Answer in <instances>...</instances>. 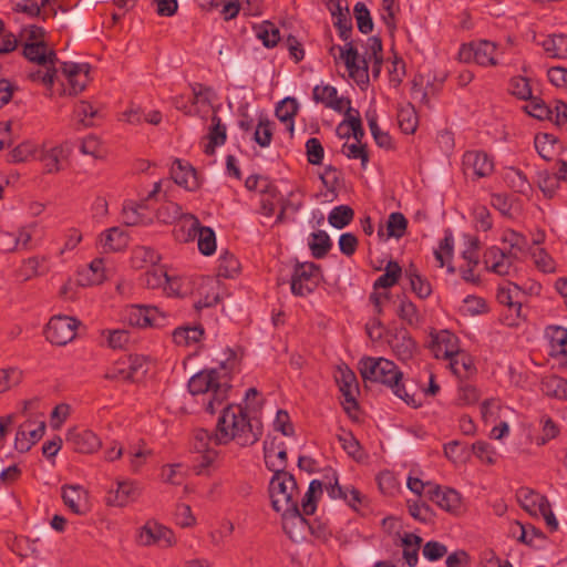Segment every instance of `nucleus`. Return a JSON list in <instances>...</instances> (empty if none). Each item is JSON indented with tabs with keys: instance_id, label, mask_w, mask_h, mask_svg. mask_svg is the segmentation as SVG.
<instances>
[{
	"instance_id": "obj_1",
	"label": "nucleus",
	"mask_w": 567,
	"mask_h": 567,
	"mask_svg": "<svg viewBox=\"0 0 567 567\" xmlns=\"http://www.w3.org/2000/svg\"><path fill=\"white\" fill-rule=\"evenodd\" d=\"M234 368L235 359H227L219 368L203 370L189 379L188 390L192 395L200 398L206 412L214 414L221 408L214 433L216 445L234 441L240 446H249L260 439L261 430L251 423L240 404L227 403Z\"/></svg>"
},
{
	"instance_id": "obj_2",
	"label": "nucleus",
	"mask_w": 567,
	"mask_h": 567,
	"mask_svg": "<svg viewBox=\"0 0 567 567\" xmlns=\"http://www.w3.org/2000/svg\"><path fill=\"white\" fill-rule=\"evenodd\" d=\"M24 42L23 55L38 69L30 71L28 78L33 82H40L51 89L58 78V72L65 78L68 87H63L62 95H76L89 83L90 66L86 63L61 62L52 48L45 42V31L41 27L29 25L21 31Z\"/></svg>"
},
{
	"instance_id": "obj_3",
	"label": "nucleus",
	"mask_w": 567,
	"mask_h": 567,
	"mask_svg": "<svg viewBox=\"0 0 567 567\" xmlns=\"http://www.w3.org/2000/svg\"><path fill=\"white\" fill-rule=\"evenodd\" d=\"M360 373L365 381L378 382L392 390L394 395L404 401L408 405L417 408L421 405L414 394H410L401 382L403 373L394 362L384 358H364L359 363Z\"/></svg>"
},
{
	"instance_id": "obj_4",
	"label": "nucleus",
	"mask_w": 567,
	"mask_h": 567,
	"mask_svg": "<svg viewBox=\"0 0 567 567\" xmlns=\"http://www.w3.org/2000/svg\"><path fill=\"white\" fill-rule=\"evenodd\" d=\"M269 493L272 507L276 512H287L298 505V487L290 473L274 474Z\"/></svg>"
},
{
	"instance_id": "obj_5",
	"label": "nucleus",
	"mask_w": 567,
	"mask_h": 567,
	"mask_svg": "<svg viewBox=\"0 0 567 567\" xmlns=\"http://www.w3.org/2000/svg\"><path fill=\"white\" fill-rule=\"evenodd\" d=\"M496 53L497 48L495 43L481 40L478 42L463 44L458 52V59L465 63L475 62L482 66H495L498 63Z\"/></svg>"
},
{
	"instance_id": "obj_6",
	"label": "nucleus",
	"mask_w": 567,
	"mask_h": 567,
	"mask_svg": "<svg viewBox=\"0 0 567 567\" xmlns=\"http://www.w3.org/2000/svg\"><path fill=\"white\" fill-rule=\"evenodd\" d=\"M79 321L69 316H53L45 328V338L49 342L56 346H65L76 336Z\"/></svg>"
},
{
	"instance_id": "obj_7",
	"label": "nucleus",
	"mask_w": 567,
	"mask_h": 567,
	"mask_svg": "<svg viewBox=\"0 0 567 567\" xmlns=\"http://www.w3.org/2000/svg\"><path fill=\"white\" fill-rule=\"evenodd\" d=\"M320 280V268L313 262L298 264L291 278V292L305 297L311 293Z\"/></svg>"
},
{
	"instance_id": "obj_8",
	"label": "nucleus",
	"mask_w": 567,
	"mask_h": 567,
	"mask_svg": "<svg viewBox=\"0 0 567 567\" xmlns=\"http://www.w3.org/2000/svg\"><path fill=\"white\" fill-rule=\"evenodd\" d=\"M136 542L141 546H158L169 548L176 544V538L172 529L156 523L147 522L137 533Z\"/></svg>"
},
{
	"instance_id": "obj_9",
	"label": "nucleus",
	"mask_w": 567,
	"mask_h": 567,
	"mask_svg": "<svg viewBox=\"0 0 567 567\" xmlns=\"http://www.w3.org/2000/svg\"><path fill=\"white\" fill-rule=\"evenodd\" d=\"M340 60L343 61L350 78L358 84H365L369 81V62L367 58H360L358 50L352 42L338 48Z\"/></svg>"
},
{
	"instance_id": "obj_10",
	"label": "nucleus",
	"mask_w": 567,
	"mask_h": 567,
	"mask_svg": "<svg viewBox=\"0 0 567 567\" xmlns=\"http://www.w3.org/2000/svg\"><path fill=\"white\" fill-rule=\"evenodd\" d=\"M124 318L130 326L146 328L163 326L166 317L155 306L132 305L125 309Z\"/></svg>"
},
{
	"instance_id": "obj_11",
	"label": "nucleus",
	"mask_w": 567,
	"mask_h": 567,
	"mask_svg": "<svg viewBox=\"0 0 567 567\" xmlns=\"http://www.w3.org/2000/svg\"><path fill=\"white\" fill-rule=\"evenodd\" d=\"M336 382L342 393L344 401L342 402L344 411L349 416L354 417L352 414L357 410L355 396L359 393V385L357 377L348 367H338L334 373Z\"/></svg>"
},
{
	"instance_id": "obj_12",
	"label": "nucleus",
	"mask_w": 567,
	"mask_h": 567,
	"mask_svg": "<svg viewBox=\"0 0 567 567\" xmlns=\"http://www.w3.org/2000/svg\"><path fill=\"white\" fill-rule=\"evenodd\" d=\"M45 422L28 420L22 423L16 433L14 449L18 452H28L44 434Z\"/></svg>"
},
{
	"instance_id": "obj_13",
	"label": "nucleus",
	"mask_w": 567,
	"mask_h": 567,
	"mask_svg": "<svg viewBox=\"0 0 567 567\" xmlns=\"http://www.w3.org/2000/svg\"><path fill=\"white\" fill-rule=\"evenodd\" d=\"M142 493L137 482L132 480H118L116 488L107 492L106 503L112 506L124 507L132 502L137 501Z\"/></svg>"
},
{
	"instance_id": "obj_14",
	"label": "nucleus",
	"mask_w": 567,
	"mask_h": 567,
	"mask_svg": "<svg viewBox=\"0 0 567 567\" xmlns=\"http://www.w3.org/2000/svg\"><path fill=\"white\" fill-rule=\"evenodd\" d=\"M68 154L63 145L41 144L38 161L42 163L44 174H58L63 171Z\"/></svg>"
},
{
	"instance_id": "obj_15",
	"label": "nucleus",
	"mask_w": 567,
	"mask_h": 567,
	"mask_svg": "<svg viewBox=\"0 0 567 567\" xmlns=\"http://www.w3.org/2000/svg\"><path fill=\"white\" fill-rule=\"evenodd\" d=\"M147 372V363L145 358L140 355L130 357L128 363L124 367V363L117 364L112 371L105 374L109 380H125V381H137L145 375Z\"/></svg>"
},
{
	"instance_id": "obj_16",
	"label": "nucleus",
	"mask_w": 567,
	"mask_h": 567,
	"mask_svg": "<svg viewBox=\"0 0 567 567\" xmlns=\"http://www.w3.org/2000/svg\"><path fill=\"white\" fill-rule=\"evenodd\" d=\"M463 168L465 175L481 178L493 172L494 164L486 153L468 151L463 155Z\"/></svg>"
},
{
	"instance_id": "obj_17",
	"label": "nucleus",
	"mask_w": 567,
	"mask_h": 567,
	"mask_svg": "<svg viewBox=\"0 0 567 567\" xmlns=\"http://www.w3.org/2000/svg\"><path fill=\"white\" fill-rule=\"evenodd\" d=\"M189 221L188 236L198 237V249L203 255L209 256L216 250V237L212 228L200 226L198 218L193 214L185 216Z\"/></svg>"
},
{
	"instance_id": "obj_18",
	"label": "nucleus",
	"mask_w": 567,
	"mask_h": 567,
	"mask_svg": "<svg viewBox=\"0 0 567 567\" xmlns=\"http://www.w3.org/2000/svg\"><path fill=\"white\" fill-rule=\"evenodd\" d=\"M282 513V528L288 537L293 542L305 538L307 530L310 528L307 519L302 516L299 506H293Z\"/></svg>"
},
{
	"instance_id": "obj_19",
	"label": "nucleus",
	"mask_w": 567,
	"mask_h": 567,
	"mask_svg": "<svg viewBox=\"0 0 567 567\" xmlns=\"http://www.w3.org/2000/svg\"><path fill=\"white\" fill-rule=\"evenodd\" d=\"M66 442L79 453H93L101 446V441L95 433L79 427L68 431Z\"/></svg>"
},
{
	"instance_id": "obj_20",
	"label": "nucleus",
	"mask_w": 567,
	"mask_h": 567,
	"mask_svg": "<svg viewBox=\"0 0 567 567\" xmlns=\"http://www.w3.org/2000/svg\"><path fill=\"white\" fill-rule=\"evenodd\" d=\"M431 350L435 358L450 359L460 351L457 337L449 330L432 336Z\"/></svg>"
},
{
	"instance_id": "obj_21",
	"label": "nucleus",
	"mask_w": 567,
	"mask_h": 567,
	"mask_svg": "<svg viewBox=\"0 0 567 567\" xmlns=\"http://www.w3.org/2000/svg\"><path fill=\"white\" fill-rule=\"evenodd\" d=\"M215 443L214 434H210L204 429L196 430L193 437V449L197 453H202V463L197 473L202 472V468L209 466L217 457V452L210 447V444Z\"/></svg>"
},
{
	"instance_id": "obj_22",
	"label": "nucleus",
	"mask_w": 567,
	"mask_h": 567,
	"mask_svg": "<svg viewBox=\"0 0 567 567\" xmlns=\"http://www.w3.org/2000/svg\"><path fill=\"white\" fill-rule=\"evenodd\" d=\"M171 177L179 186L187 190H196L199 187V181L196 171L188 164L176 159L171 167Z\"/></svg>"
},
{
	"instance_id": "obj_23",
	"label": "nucleus",
	"mask_w": 567,
	"mask_h": 567,
	"mask_svg": "<svg viewBox=\"0 0 567 567\" xmlns=\"http://www.w3.org/2000/svg\"><path fill=\"white\" fill-rule=\"evenodd\" d=\"M312 99L316 103H321L338 112H341L346 104H350V101L338 97L337 89L329 84L316 85L312 90Z\"/></svg>"
},
{
	"instance_id": "obj_24",
	"label": "nucleus",
	"mask_w": 567,
	"mask_h": 567,
	"mask_svg": "<svg viewBox=\"0 0 567 567\" xmlns=\"http://www.w3.org/2000/svg\"><path fill=\"white\" fill-rule=\"evenodd\" d=\"M516 496L520 506L533 516H538L549 504L544 495L527 487L519 488Z\"/></svg>"
},
{
	"instance_id": "obj_25",
	"label": "nucleus",
	"mask_w": 567,
	"mask_h": 567,
	"mask_svg": "<svg viewBox=\"0 0 567 567\" xmlns=\"http://www.w3.org/2000/svg\"><path fill=\"white\" fill-rule=\"evenodd\" d=\"M87 497V492L81 485H64L62 487L63 502L75 514L85 513Z\"/></svg>"
},
{
	"instance_id": "obj_26",
	"label": "nucleus",
	"mask_w": 567,
	"mask_h": 567,
	"mask_svg": "<svg viewBox=\"0 0 567 567\" xmlns=\"http://www.w3.org/2000/svg\"><path fill=\"white\" fill-rule=\"evenodd\" d=\"M426 494L432 502L447 512H454L461 505V497L454 489H442L440 486H430Z\"/></svg>"
},
{
	"instance_id": "obj_27",
	"label": "nucleus",
	"mask_w": 567,
	"mask_h": 567,
	"mask_svg": "<svg viewBox=\"0 0 567 567\" xmlns=\"http://www.w3.org/2000/svg\"><path fill=\"white\" fill-rule=\"evenodd\" d=\"M162 189V182H157L154 185V189L148 194L145 200L141 203H127L123 207L124 223L128 226H134L145 220V216L142 210L146 209V202L153 198Z\"/></svg>"
},
{
	"instance_id": "obj_28",
	"label": "nucleus",
	"mask_w": 567,
	"mask_h": 567,
	"mask_svg": "<svg viewBox=\"0 0 567 567\" xmlns=\"http://www.w3.org/2000/svg\"><path fill=\"white\" fill-rule=\"evenodd\" d=\"M389 343L399 360L406 361L412 358L415 343L405 331L396 333Z\"/></svg>"
},
{
	"instance_id": "obj_29",
	"label": "nucleus",
	"mask_w": 567,
	"mask_h": 567,
	"mask_svg": "<svg viewBox=\"0 0 567 567\" xmlns=\"http://www.w3.org/2000/svg\"><path fill=\"white\" fill-rule=\"evenodd\" d=\"M327 491L332 498L344 499L353 509L358 508V504H361V493L353 486H341L338 480L334 478V483L327 486Z\"/></svg>"
},
{
	"instance_id": "obj_30",
	"label": "nucleus",
	"mask_w": 567,
	"mask_h": 567,
	"mask_svg": "<svg viewBox=\"0 0 567 567\" xmlns=\"http://www.w3.org/2000/svg\"><path fill=\"white\" fill-rule=\"evenodd\" d=\"M447 360L451 371L458 378H467L475 371L474 361L465 351L460 350Z\"/></svg>"
},
{
	"instance_id": "obj_31",
	"label": "nucleus",
	"mask_w": 567,
	"mask_h": 567,
	"mask_svg": "<svg viewBox=\"0 0 567 567\" xmlns=\"http://www.w3.org/2000/svg\"><path fill=\"white\" fill-rule=\"evenodd\" d=\"M41 144L31 141H24L17 145L10 153L8 162L24 163L31 159H38Z\"/></svg>"
},
{
	"instance_id": "obj_32",
	"label": "nucleus",
	"mask_w": 567,
	"mask_h": 567,
	"mask_svg": "<svg viewBox=\"0 0 567 567\" xmlns=\"http://www.w3.org/2000/svg\"><path fill=\"white\" fill-rule=\"evenodd\" d=\"M186 215L182 212V207L178 204L165 202L158 208L156 217L161 223L173 224L178 221L185 227L189 225V221L185 218Z\"/></svg>"
},
{
	"instance_id": "obj_33",
	"label": "nucleus",
	"mask_w": 567,
	"mask_h": 567,
	"mask_svg": "<svg viewBox=\"0 0 567 567\" xmlns=\"http://www.w3.org/2000/svg\"><path fill=\"white\" fill-rule=\"evenodd\" d=\"M105 271L104 260L96 258L85 271L80 274V284L82 286L100 285L106 279Z\"/></svg>"
},
{
	"instance_id": "obj_34",
	"label": "nucleus",
	"mask_w": 567,
	"mask_h": 567,
	"mask_svg": "<svg viewBox=\"0 0 567 567\" xmlns=\"http://www.w3.org/2000/svg\"><path fill=\"white\" fill-rule=\"evenodd\" d=\"M542 391L544 394L558 400H567V380L549 375L542 380Z\"/></svg>"
},
{
	"instance_id": "obj_35",
	"label": "nucleus",
	"mask_w": 567,
	"mask_h": 567,
	"mask_svg": "<svg viewBox=\"0 0 567 567\" xmlns=\"http://www.w3.org/2000/svg\"><path fill=\"white\" fill-rule=\"evenodd\" d=\"M542 47L550 58L565 59L567 58V35L551 34L548 35L543 42Z\"/></svg>"
},
{
	"instance_id": "obj_36",
	"label": "nucleus",
	"mask_w": 567,
	"mask_h": 567,
	"mask_svg": "<svg viewBox=\"0 0 567 567\" xmlns=\"http://www.w3.org/2000/svg\"><path fill=\"white\" fill-rule=\"evenodd\" d=\"M209 142L205 145V153L213 155L215 147L223 145L226 141V127L221 124V120L216 114L212 117V127L208 134Z\"/></svg>"
},
{
	"instance_id": "obj_37",
	"label": "nucleus",
	"mask_w": 567,
	"mask_h": 567,
	"mask_svg": "<svg viewBox=\"0 0 567 567\" xmlns=\"http://www.w3.org/2000/svg\"><path fill=\"white\" fill-rule=\"evenodd\" d=\"M265 463L266 466L275 474L287 473L285 471L287 463V452L285 449L277 451L271 444L265 446Z\"/></svg>"
},
{
	"instance_id": "obj_38",
	"label": "nucleus",
	"mask_w": 567,
	"mask_h": 567,
	"mask_svg": "<svg viewBox=\"0 0 567 567\" xmlns=\"http://www.w3.org/2000/svg\"><path fill=\"white\" fill-rule=\"evenodd\" d=\"M422 544V538L414 534H405L401 540L403 547V557L410 567H414L417 564L419 549Z\"/></svg>"
},
{
	"instance_id": "obj_39",
	"label": "nucleus",
	"mask_w": 567,
	"mask_h": 567,
	"mask_svg": "<svg viewBox=\"0 0 567 567\" xmlns=\"http://www.w3.org/2000/svg\"><path fill=\"white\" fill-rule=\"evenodd\" d=\"M100 243L104 250L116 251L125 247L126 236L118 227H113L101 235Z\"/></svg>"
},
{
	"instance_id": "obj_40",
	"label": "nucleus",
	"mask_w": 567,
	"mask_h": 567,
	"mask_svg": "<svg viewBox=\"0 0 567 567\" xmlns=\"http://www.w3.org/2000/svg\"><path fill=\"white\" fill-rule=\"evenodd\" d=\"M262 182L265 183V188L260 189V193H261L260 213L267 217H270L275 213L276 203L278 202L279 192L268 181H262Z\"/></svg>"
},
{
	"instance_id": "obj_41",
	"label": "nucleus",
	"mask_w": 567,
	"mask_h": 567,
	"mask_svg": "<svg viewBox=\"0 0 567 567\" xmlns=\"http://www.w3.org/2000/svg\"><path fill=\"white\" fill-rule=\"evenodd\" d=\"M308 245L312 256L317 259L323 258L332 246L330 237L323 230L312 233Z\"/></svg>"
},
{
	"instance_id": "obj_42",
	"label": "nucleus",
	"mask_w": 567,
	"mask_h": 567,
	"mask_svg": "<svg viewBox=\"0 0 567 567\" xmlns=\"http://www.w3.org/2000/svg\"><path fill=\"white\" fill-rule=\"evenodd\" d=\"M204 334L202 327H183L177 328L173 333L174 342L178 346H188L200 340Z\"/></svg>"
},
{
	"instance_id": "obj_43",
	"label": "nucleus",
	"mask_w": 567,
	"mask_h": 567,
	"mask_svg": "<svg viewBox=\"0 0 567 567\" xmlns=\"http://www.w3.org/2000/svg\"><path fill=\"white\" fill-rule=\"evenodd\" d=\"M402 275V269L396 261L390 260L384 269V274L381 275L374 282V289L378 288H390L394 286Z\"/></svg>"
},
{
	"instance_id": "obj_44",
	"label": "nucleus",
	"mask_w": 567,
	"mask_h": 567,
	"mask_svg": "<svg viewBox=\"0 0 567 567\" xmlns=\"http://www.w3.org/2000/svg\"><path fill=\"white\" fill-rule=\"evenodd\" d=\"M398 123L402 132L412 134L417 127V115L411 104L403 106L398 112Z\"/></svg>"
},
{
	"instance_id": "obj_45",
	"label": "nucleus",
	"mask_w": 567,
	"mask_h": 567,
	"mask_svg": "<svg viewBox=\"0 0 567 567\" xmlns=\"http://www.w3.org/2000/svg\"><path fill=\"white\" fill-rule=\"evenodd\" d=\"M322 494V483L318 480H313L307 493L302 497L301 508L303 515H312L316 512L317 505V495Z\"/></svg>"
},
{
	"instance_id": "obj_46",
	"label": "nucleus",
	"mask_w": 567,
	"mask_h": 567,
	"mask_svg": "<svg viewBox=\"0 0 567 567\" xmlns=\"http://www.w3.org/2000/svg\"><path fill=\"white\" fill-rule=\"evenodd\" d=\"M551 353L555 355L567 354V329L563 327H551L548 330Z\"/></svg>"
},
{
	"instance_id": "obj_47",
	"label": "nucleus",
	"mask_w": 567,
	"mask_h": 567,
	"mask_svg": "<svg viewBox=\"0 0 567 567\" xmlns=\"http://www.w3.org/2000/svg\"><path fill=\"white\" fill-rule=\"evenodd\" d=\"M342 154L350 159H360L362 168L369 163V152L364 143L347 141L342 146Z\"/></svg>"
},
{
	"instance_id": "obj_48",
	"label": "nucleus",
	"mask_w": 567,
	"mask_h": 567,
	"mask_svg": "<svg viewBox=\"0 0 567 567\" xmlns=\"http://www.w3.org/2000/svg\"><path fill=\"white\" fill-rule=\"evenodd\" d=\"M406 277L409 278L411 289L420 297L426 298L431 295L432 289L431 285L427 280L422 278L414 267H410L405 271Z\"/></svg>"
},
{
	"instance_id": "obj_49",
	"label": "nucleus",
	"mask_w": 567,
	"mask_h": 567,
	"mask_svg": "<svg viewBox=\"0 0 567 567\" xmlns=\"http://www.w3.org/2000/svg\"><path fill=\"white\" fill-rule=\"evenodd\" d=\"M353 215V209L349 206H337L329 214L328 221L331 226L341 229L351 223Z\"/></svg>"
},
{
	"instance_id": "obj_50",
	"label": "nucleus",
	"mask_w": 567,
	"mask_h": 567,
	"mask_svg": "<svg viewBox=\"0 0 567 567\" xmlns=\"http://www.w3.org/2000/svg\"><path fill=\"white\" fill-rule=\"evenodd\" d=\"M257 38L260 39L265 47L272 48L280 40L278 28L271 22L265 21L256 28Z\"/></svg>"
},
{
	"instance_id": "obj_51",
	"label": "nucleus",
	"mask_w": 567,
	"mask_h": 567,
	"mask_svg": "<svg viewBox=\"0 0 567 567\" xmlns=\"http://www.w3.org/2000/svg\"><path fill=\"white\" fill-rule=\"evenodd\" d=\"M22 380V371L16 367L0 369V393L9 391Z\"/></svg>"
},
{
	"instance_id": "obj_52",
	"label": "nucleus",
	"mask_w": 567,
	"mask_h": 567,
	"mask_svg": "<svg viewBox=\"0 0 567 567\" xmlns=\"http://www.w3.org/2000/svg\"><path fill=\"white\" fill-rule=\"evenodd\" d=\"M522 295L520 288L515 284H509L508 287H502L498 290L497 299L502 305L508 307L520 308L522 301L519 297Z\"/></svg>"
},
{
	"instance_id": "obj_53",
	"label": "nucleus",
	"mask_w": 567,
	"mask_h": 567,
	"mask_svg": "<svg viewBox=\"0 0 567 567\" xmlns=\"http://www.w3.org/2000/svg\"><path fill=\"white\" fill-rule=\"evenodd\" d=\"M298 102L295 97H286L276 107V116L281 122H289L292 128V118L297 114Z\"/></svg>"
},
{
	"instance_id": "obj_54",
	"label": "nucleus",
	"mask_w": 567,
	"mask_h": 567,
	"mask_svg": "<svg viewBox=\"0 0 567 567\" xmlns=\"http://www.w3.org/2000/svg\"><path fill=\"white\" fill-rule=\"evenodd\" d=\"M79 122L89 127L93 125V118L99 115V110L86 101H80L74 109Z\"/></svg>"
},
{
	"instance_id": "obj_55",
	"label": "nucleus",
	"mask_w": 567,
	"mask_h": 567,
	"mask_svg": "<svg viewBox=\"0 0 567 567\" xmlns=\"http://www.w3.org/2000/svg\"><path fill=\"white\" fill-rule=\"evenodd\" d=\"M358 29L362 33H370L373 30V21L369 9L362 2H358L353 9Z\"/></svg>"
},
{
	"instance_id": "obj_56",
	"label": "nucleus",
	"mask_w": 567,
	"mask_h": 567,
	"mask_svg": "<svg viewBox=\"0 0 567 567\" xmlns=\"http://www.w3.org/2000/svg\"><path fill=\"white\" fill-rule=\"evenodd\" d=\"M239 270V261L237 258L226 251L219 257L218 276L230 278L234 277Z\"/></svg>"
},
{
	"instance_id": "obj_57",
	"label": "nucleus",
	"mask_w": 567,
	"mask_h": 567,
	"mask_svg": "<svg viewBox=\"0 0 567 567\" xmlns=\"http://www.w3.org/2000/svg\"><path fill=\"white\" fill-rule=\"evenodd\" d=\"M505 181L517 193L527 194L530 189V184L518 169L509 168L505 174Z\"/></svg>"
},
{
	"instance_id": "obj_58",
	"label": "nucleus",
	"mask_w": 567,
	"mask_h": 567,
	"mask_svg": "<svg viewBox=\"0 0 567 567\" xmlns=\"http://www.w3.org/2000/svg\"><path fill=\"white\" fill-rule=\"evenodd\" d=\"M408 226V220L401 213H392L386 223L388 235L390 237L401 238Z\"/></svg>"
},
{
	"instance_id": "obj_59",
	"label": "nucleus",
	"mask_w": 567,
	"mask_h": 567,
	"mask_svg": "<svg viewBox=\"0 0 567 567\" xmlns=\"http://www.w3.org/2000/svg\"><path fill=\"white\" fill-rule=\"evenodd\" d=\"M159 260V256L150 247H137L133 251V264L135 267H142L143 265H152Z\"/></svg>"
},
{
	"instance_id": "obj_60",
	"label": "nucleus",
	"mask_w": 567,
	"mask_h": 567,
	"mask_svg": "<svg viewBox=\"0 0 567 567\" xmlns=\"http://www.w3.org/2000/svg\"><path fill=\"white\" fill-rule=\"evenodd\" d=\"M365 116L375 143L381 147H389L391 144V137L379 127L375 113L368 112Z\"/></svg>"
},
{
	"instance_id": "obj_61",
	"label": "nucleus",
	"mask_w": 567,
	"mask_h": 567,
	"mask_svg": "<svg viewBox=\"0 0 567 567\" xmlns=\"http://www.w3.org/2000/svg\"><path fill=\"white\" fill-rule=\"evenodd\" d=\"M102 334L105 337L107 346L114 350L123 349L130 340L128 332L123 329L104 330Z\"/></svg>"
},
{
	"instance_id": "obj_62",
	"label": "nucleus",
	"mask_w": 567,
	"mask_h": 567,
	"mask_svg": "<svg viewBox=\"0 0 567 567\" xmlns=\"http://www.w3.org/2000/svg\"><path fill=\"white\" fill-rule=\"evenodd\" d=\"M400 319L410 326H415L420 322V315L414 303L409 300H402L396 310Z\"/></svg>"
},
{
	"instance_id": "obj_63",
	"label": "nucleus",
	"mask_w": 567,
	"mask_h": 567,
	"mask_svg": "<svg viewBox=\"0 0 567 567\" xmlns=\"http://www.w3.org/2000/svg\"><path fill=\"white\" fill-rule=\"evenodd\" d=\"M338 440L342 449L353 458L360 460L362 457L361 446L359 441L350 432H344L338 435Z\"/></svg>"
},
{
	"instance_id": "obj_64",
	"label": "nucleus",
	"mask_w": 567,
	"mask_h": 567,
	"mask_svg": "<svg viewBox=\"0 0 567 567\" xmlns=\"http://www.w3.org/2000/svg\"><path fill=\"white\" fill-rule=\"evenodd\" d=\"M272 138V123L269 120H260L254 134V140L261 147L270 144Z\"/></svg>"
}]
</instances>
